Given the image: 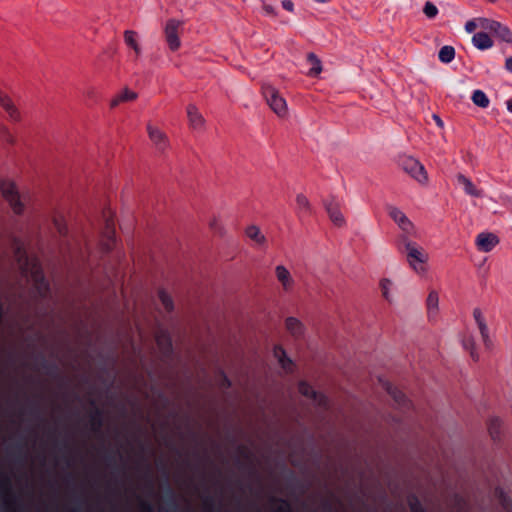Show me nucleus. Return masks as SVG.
<instances>
[{
    "instance_id": "f3484780",
    "label": "nucleus",
    "mask_w": 512,
    "mask_h": 512,
    "mask_svg": "<svg viewBox=\"0 0 512 512\" xmlns=\"http://www.w3.org/2000/svg\"><path fill=\"white\" fill-rule=\"evenodd\" d=\"M137 97L138 94L135 91H132L128 87H125L110 100V107L114 109L121 103L136 100Z\"/></svg>"
},
{
    "instance_id": "f257e3e1",
    "label": "nucleus",
    "mask_w": 512,
    "mask_h": 512,
    "mask_svg": "<svg viewBox=\"0 0 512 512\" xmlns=\"http://www.w3.org/2000/svg\"><path fill=\"white\" fill-rule=\"evenodd\" d=\"M15 256L23 274L33 282L38 294L45 296L48 290V284L44 280L38 262L35 259H29L20 246H17Z\"/></svg>"
},
{
    "instance_id": "39448f33",
    "label": "nucleus",
    "mask_w": 512,
    "mask_h": 512,
    "mask_svg": "<svg viewBox=\"0 0 512 512\" xmlns=\"http://www.w3.org/2000/svg\"><path fill=\"white\" fill-rule=\"evenodd\" d=\"M262 93L271 110L280 118L288 115V106L286 100L280 95L279 91L272 85L265 84L262 87Z\"/></svg>"
},
{
    "instance_id": "b1692460",
    "label": "nucleus",
    "mask_w": 512,
    "mask_h": 512,
    "mask_svg": "<svg viewBox=\"0 0 512 512\" xmlns=\"http://www.w3.org/2000/svg\"><path fill=\"white\" fill-rule=\"evenodd\" d=\"M427 310L429 317L435 316L438 312L439 307V296L434 290H431L426 300Z\"/></svg>"
},
{
    "instance_id": "473e14b6",
    "label": "nucleus",
    "mask_w": 512,
    "mask_h": 512,
    "mask_svg": "<svg viewBox=\"0 0 512 512\" xmlns=\"http://www.w3.org/2000/svg\"><path fill=\"white\" fill-rule=\"evenodd\" d=\"M157 344L159 348L165 353L168 352L171 347V342L168 335L164 332H161L156 337Z\"/></svg>"
},
{
    "instance_id": "c03bdc74",
    "label": "nucleus",
    "mask_w": 512,
    "mask_h": 512,
    "mask_svg": "<svg viewBox=\"0 0 512 512\" xmlns=\"http://www.w3.org/2000/svg\"><path fill=\"white\" fill-rule=\"evenodd\" d=\"M282 7L289 12H292L294 10V4L290 0H283Z\"/></svg>"
},
{
    "instance_id": "09e8293b",
    "label": "nucleus",
    "mask_w": 512,
    "mask_h": 512,
    "mask_svg": "<svg viewBox=\"0 0 512 512\" xmlns=\"http://www.w3.org/2000/svg\"><path fill=\"white\" fill-rule=\"evenodd\" d=\"M506 105H507V109L512 112V98L507 100L506 102Z\"/></svg>"
},
{
    "instance_id": "bb28decb",
    "label": "nucleus",
    "mask_w": 512,
    "mask_h": 512,
    "mask_svg": "<svg viewBox=\"0 0 512 512\" xmlns=\"http://www.w3.org/2000/svg\"><path fill=\"white\" fill-rule=\"evenodd\" d=\"M307 60L312 64L308 75L313 77L318 76L322 72L321 60L312 52L307 54Z\"/></svg>"
},
{
    "instance_id": "a19ab883",
    "label": "nucleus",
    "mask_w": 512,
    "mask_h": 512,
    "mask_svg": "<svg viewBox=\"0 0 512 512\" xmlns=\"http://www.w3.org/2000/svg\"><path fill=\"white\" fill-rule=\"evenodd\" d=\"M473 318H474L476 324L480 323L482 321H486L480 308H474Z\"/></svg>"
},
{
    "instance_id": "f704fd0d",
    "label": "nucleus",
    "mask_w": 512,
    "mask_h": 512,
    "mask_svg": "<svg viewBox=\"0 0 512 512\" xmlns=\"http://www.w3.org/2000/svg\"><path fill=\"white\" fill-rule=\"evenodd\" d=\"M380 288H381L383 297L386 300L391 301L390 290L392 288V281L387 278L382 279L380 281Z\"/></svg>"
},
{
    "instance_id": "423d86ee",
    "label": "nucleus",
    "mask_w": 512,
    "mask_h": 512,
    "mask_svg": "<svg viewBox=\"0 0 512 512\" xmlns=\"http://www.w3.org/2000/svg\"><path fill=\"white\" fill-rule=\"evenodd\" d=\"M183 22L177 19H169L164 26L166 43L171 51H176L181 46L179 37Z\"/></svg>"
},
{
    "instance_id": "a18cd8bd",
    "label": "nucleus",
    "mask_w": 512,
    "mask_h": 512,
    "mask_svg": "<svg viewBox=\"0 0 512 512\" xmlns=\"http://www.w3.org/2000/svg\"><path fill=\"white\" fill-rule=\"evenodd\" d=\"M433 119L435 120L436 124H437L440 128H443L444 123H443V121L441 120V118H440L438 115L434 114V115H433Z\"/></svg>"
},
{
    "instance_id": "4be33fe9",
    "label": "nucleus",
    "mask_w": 512,
    "mask_h": 512,
    "mask_svg": "<svg viewBox=\"0 0 512 512\" xmlns=\"http://www.w3.org/2000/svg\"><path fill=\"white\" fill-rule=\"evenodd\" d=\"M208 227L214 234L218 236H224L226 233V229L221 216L218 214H213L210 216L208 219Z\"/></svg>"
},
{
    "instance_id": "8fccbe9b",
    "label": "nucleus",
    "mask_w": 512,
    "mask_h": 512,
    "mask_svg": "<svg viewBox=\"0 0 512 512\" xmlns=\"http://www.w3.org/2000/svg\"><path fill=\"white\" fill-rule=\"evenodd\" d=\"M314 1L317 2V3H327L330 0H314Z\"/></svg>"
},
{
    "instance_id": "c9c22d12",
    "label": "nucleus",
    "mask_w": 512,
    "mask_h": 512,
    "mask_svg": "<svg viewBox=\"0 0 512 512\" xmlns=\"http://www.w3.org/2000/svg\"><path fill=\"white\" fill-rule=\"evenodd\" d=\"M423 12L428 18H434L438 13V9L433 3L426 2Z\"/></svg>"
},
{
    "instance_id": "e433bc0d",
    "label": "nucleus",
    "mask_w": 512,
    "mask_h": 512,
    "mask_svg": "<svg viewBox=\"0 0 512 512\" xmlns=\"http://www.w3.org/2000/svg\"><path fill=\"white\" fill-rule=\"evenodd\" d=\"M5 112L7 113L8 118L11 121H15V122L20 121L21 114H20L18 108L15 106V104L12 107H10L7 110H5Z\"/></svg>"
},
{
    "instance_id": "37998d69",
    "label": "nucleus",
    "mask_w": 512,
    "mask_h": 512,
    "mask_svg": "<svg viewBox=\"0 0 512 512\" xmlns=\"http://www.w3.org/2000/svg\"><path fill=\"white\" fill-rule=\"evenodd\" d=\"M478 25L480 26L479 22L476 23L475 21L471 20L465 24V29L467 32L472 33Z\"/></svg>"
},
{
    "instance_id": "a878e982",
    "label": "nucleus",
    "mask_w": 512,
    "mask_h": 512,
    "mask_svg": "<svg viewBox=\"0 0 512 512\" xmlns=\"http://www.w3.org/2000/svg\"><path fill=\"white\" fill-rule=\"evenodd\" d=\"M482 338L483 344L486 349H491L493 347V341L489 335V328L487 326L486 321H482L476 324Z\"/></svg>"
},
{
    "instance_id": "5701e85b",
    "label": "nucleus",
    "mask_w": 512,
    "mask_h": 512,
    "mask_svg": "<svg viewBox=\"0 0 512 512\" xmlns=\"http://www.w3.org/2000/svg\"><path fill=\"white\" fill-rule=\"evenodd\" d=\"M472 42L475 47L481 50L488 49L493 45L491 38L484 32L474 34Z\"/></svg>"
},
{
    "instance_id": "7ed1b4c3",
    "label": "nucleus",
    "mask_w": 512,
    "mask_h": 512,
    "mask_svg": "<svg viewBox=\"0 0 512 512\" xmlns=\"http://www.w3.org/2000/svg\"><path fill=\"white\" fill-rule=\"evenodd\" d=\"M0 190L3 198L8 202L10 208L15 214H22L28 200L27 195H22L16 184L10 180H4L0 183Z\"/></svg>"
},
{
    "instance_id": "9b49d317",
    "label": "nucleus",
    "mask_w": 512,
    "mask_h": 512,
    "mask_svg": "<svg viewBox=\"0 0 512 512\" xmlns=\"http://www.w3.org/2000/svg\"><path fill=\"white\" fill-rule=\"evenodd\" d=\"M499 244V238L491 232H482L477 235L475 245L481 252H490Z\"/></svg>"
},
{
    "instance_id": "4c0bfd02",
    "label": "nucleus",
    "mask_w": 512,
    "mask_h": 512,
    "mask_svg": "<svg viewBox=\"0 0 512 512\" xmlns=\"http://www.w3.org/2000/svg\"><path fill=\"white\" fill-rule=\"evenodd\" d=\"M0 105L4 110H7L14 105V102L7 94L0 91Z\"/></svg>"
},
{
    "instance_id": "7c9ffc66",
    "label": "nucleus",
    "mask_w": 512,
    "mask_h": 512,
    "mask_svg": "<svg viewBox=\"0 0 512 512\" xmlns=\"http://www.w3.org/2000/svg\"><path fill=\"white\" fill-rule=\"evenodd\" d=\"M455 57V49L452 46H443L439 51V60L443 63H450Z\"/></svg>"
},
{
    "instance_id": "dca6fc26",
    "label": "nucleus",
    "mask_w": 512,
    "mask_h": 512,
    "mask_svg": "<svg viewBox=\"0 0 512 512\" xmlns=\"http://www.w3.org/2000/svg\"><path fill=\"white\" fill-rule=\"evenodd\" d=\"M298 389L303 396L311 399L316 405L324 406L326 404L325 396L317 393L308 383L301 381Z\"/></svg>"
},
{
    "instance_id": "4468645a",
    "label": "nucleus",
    "mask_w": 512,
    "mask_h": 512,
    "mask_svg": "<svg viewBox=\"0 0 512 512\" xmlns=\"http://www.w3.org/2000/svg\"><path fill=\"white\" fill-rule=\"evenodd\" d=\"M325 210L332 221L337 227H343L345 225V218L340 211L339 204L333 200L324 202Z\"/></svg>"
},
{
    "instance_id": "cd10ccee",
    "label": "nucleus",
    "mask_w": 512,
    "mask_h": 512,
    "mask_svg": "<svg viewBox=\"0 0 512 512\" xmlns=\"http://www.w3.org/2000/svg\"><path fill=\"white\" fill-rule=\"evenodd\" d=\"M502 421L498 417H491L488 422V431L490 436L496 440L500 437Z\"/></svg>"
},
{
    "instance_id": "58836bf2",
    "label": "nucleus",
    "mask_w": 512,
    "mask_h": 512,
    "mask_svg": "<svg viewBox=\"0 0 512 512\" xmlns=\"http://www.w3.org/2000/svg\"><path fill=\"white\" fill-rule=\"evenodd\" d=\"M262 8L266 15L272 16V17L277 16V12H276L275 8L272 5L266 3L265 1H262Z\"/></svg>"
},
{
    "instance_id": "a211bd4d",
    "label": "nucleus",
    "mask_w": 512,
    "mask_h": 512,
    "mask_svg": "<svg viewBox=\"0 0 512 512\" xmlns=\"http://www.w3.org/2000/svg\"><path fill=\"white\" fill-rule=\"evenodd\" d=\"M124 42L128 47H130L134 51L136 57H139L141 55L142 48L139 42V35L136 31H124Z\"/></svg>"
},
{
    "instance_id": "c85d7f7f",
    "label": "nucleus",
    "mask_w": 512,
    "mask_h": 512,
    "mask_svg": "<svg viewBox=\"0 0 512 512\" xmlns=\"http://www.w3.org/2000/svg\"><path fill=\"white\" fill-rule=\"evenodd\" d=\"M462 345L465 350L470 352V355L473 360L477 361L479 359V355L476 351V343L471 335H465L462 339Z\"/></svg>"
},
{
    "instance_id": "393cba45",
    "label": "nucleus",
    "mask_w": 512,
    "mask_h": 512,
    "mask_svg": "<svg viewBox=\"0 0 512 512\" xmlns=\"http://www.w3.org/2000/svg\"><path fill=\"white\" fill-rule=\"evenodd\" d=\"M53 225L60 236H66L68 233L67 224L63 214L55 212L52 217Z\"/></svg>"
},
{
    "instance_id": "f03ea898",
    "label": "nucleus",
    "mask_w": 512,
    "mask_h": 512,
    "mask_svg": "<svg viewBox=\"0 0 512 512\" xmlns=\"http://www.w3.org/2000/svg\"><path fill=\"white\" fill-rule=\"evenodd\" d=\"M401 242L404 246L406 261L409 267L418 275L426 274L429 261L428 252L406 236H401Z\"/></svg>"
},
{
    "instance_id": "72a5a7b5",
    "label": "nucleus",
    "mask_w": 512,
    "mask_h": 512,
    "mask_svg": "<svg viewBox=\"0 0 512 512\" xmlns=\"http://www.w3.org/2000/svg\"><path fill=\"white\" fill-rule=\"evenodd\" d=\"M386 390L397 403H404L405 396L398 388L392 386L391 384H386Z\"/></svg>"
},
{
    "instance_id": "6ab92c4d",
    "label": "nucleus",
    "mask_w": 512,
    "mask_h": 512,
    "mask_svg": "<svg viewBox=\"0 0 512 512\" xmlns=\"http://www.w3.org/2000/svg\"><path fill=\"white\" fill-rule=\"evenodd\" d=\"M456 178L458 183L463 186L466 194L477 198L483 197V191L476 188V186L468 177L459 173Z\"/></svg>"
},
{
    "instance_id": "6e6552de",
    "label": "nucleus",
    "mask_w": 512,
    "mask_h": 512,
    "mask_svg": "<svg viewBox=\"0 0 512 512\" xmlns=\"http://www.w3.org/2000/svg\"><path fill=\"white\" fill-rule=\"evenodd\" d=\"M146 130L150 141L157 150L163 152L169 148L170 142L164 131L152 124L150 121L146 124Z\"/></svg>"
},
{
    "instance_id": "0eeeda50",
    "label": "nucleus",
    "mask_w": 512,
    "mask_h": 512,
    "mask_svg": "<svg viewBox=\"0 0 512 512\" xmlns=\"http://www.w3.org/2000/svg\"><path fill=\"white\" fill-rule=\"evenodd\" d=\"M388 215L402 230L403 235L409 238V236H415L417 231L414 224L406 216V214L395 206L388 207Z\"/></svg>"
},
{
    "instance_id": "aec40b11",
    "label": "nucleus",
    "mask_w": 512,
    "mask_h": 512,
    "mask_svg": "<svg viewBox=\"0 0 512 512\" xmlns=\"http://www.w3.org/2000/svg\"><path fill=\"white\" fill-rule=\"evenodd\" d=\"M287 331L295 338H300L304 334V325L295 317H288L285 321Z\"/></svg>"
},
{
    "instance_id": "2eb2a0df",
    "label": "nucleus",
    "mask_w": 512,
    "mask_h": 512,
    "mask_svg": "<svg viewBox=\"0 0 512 512\" xmlns=\"http://www.w3.org/2000/svg\"><path fill=\"white\" fill-rule=\"evenodd\" d=\"M245 235L251 241L254 242V245L258 248H264L267 245V238L262 233L261 229L257 225H249L245 228Z\"/></svg>"
},
{
    "instance_id": "c756f323",
    "label": "nucleus",
    "mask_w": 512,
    "mask_h": 512,
    "mask_svg": "<svg viewBox=\"0 0 512 512\" xmlns=\"http://www.w3.org/2000/svg\"><path fill=\"white\" fill-rule=\"evenodd\" d=\"M472 101L475 105L486 108L488 107L490 101L486 94L481 90H475L472 94Z\"/></svg>"
},
{
    "instance_id": "f8f14e48",
    "label": "nucleus",
    "mask_w": 512,
    "mask_h": 512,
    "mask_svg": "<svg viewBox=\"0 0 512 512\" xmlns=\"http://www.w3.org/2000/svg\"><path fill=\"white\" fill-rule=\"evenodd\" d=\"M186 113L189 126L192 130L203 131L205 128V119L195 104H189L186 107Z\"/></svg>"
},
{
    "instance_id": "9d476101",
    "label": "nucleus",
    "mask_w": 512,
    "mask_h": 512,
    "mask_svg": "<svg viewBox=\"0 0 512 512\" xmlns=\"http://www.w3.org/2000/svg\"><path fill=\"white\" fill-rule=\"evenodd\" d=\"M275 277L280 283L284 292H291L295 287V279L291 272L282 264H279L274 269Z\"/></svg>"
},
{
    "instance_id": "2f4dec72",
    "label": "nucleus",
    "mask_w": 512,
    "mask_h": 512,
    "mask_svg": "<svg viewBox=\"0 0 512 512\" xmlns=\"http://www.w3.org/2000/svg\"><path fill=\"white\" fill-rule=\"evenodd\" d=\"M158 297H159V300H160L161 304L163 305V307H164V309L166 311L170 312V311L173 310V308H174L173 300H172L171 295L168 292H166L165 290L161 289L158 292Z\"/></svg>"
},
{
    "instance_id": "ea45409f",
    "label": "nucleus",
    "mask_w": 512,
    "mask_h": 512,
    "mask_svg": "<svg viewBox=\"0 0 512 512\" xmlns=\"http://www.w3.org/2000/svg\"><path fill=\"white\" fill-rule=\"evenodd\" d=\"M409 505L412 512H425L416 498L411 499Z\"/></svg>"
},
{
    "instance_id": "79ce46f5",
    "label": "nucleus",
    "mask_w": 512,
    "mask_h": 512,
    "mask_svg": "<svg viewBox=\"0 0 512 512\" xmlns=\"http://www.w3.org/2000/svg\"><path fill=\"white\" fill-rule=\"evenodd\" d=\"M105 236L107 237L108 240H112L113 239L114 228H113V223L110 222V221L107 222Z\"/></svg>"
},
{
    "instance_id": "412c9836",
    "label": "nucleus",
    "mask_w": 512,
    "mask_h": 512,
    "mask_svg": "<svg viewBox=\"0 0 512 512\" xmlns=\"http://www.w3.org/2000/svg\"><path fill=\"white\" fill-rule=\"evenodd\" d=\"M273 355L285 371L292 370V360L289 357H287L286 352L282 347L276 346L273 350Z\"/></svg>"
},
{
    "instance_id": "20e7f679",
    "label": "nucleus",
    "mask_w": 512,
    "mask_h": 512,
    "mask_svg": "<svg viewBox=\"0 0 512 512\" xmlns=\"http://www.w3.org/2000/svg\"><path fill=\"white\" fill-rule=\"evenodd\" d=\"M399 166L411 178L417 181L422 186H427L429 183L428 173L424 165L412 156H401L399 158Z\"/></svg>"
},
{
    "instance_id": "ddd939ff",
    "label": "nucleus",
    "mask_w": 512,
    "mask_h": 512,
    "mask_svg": "<svg viewBox=\"0 0 512 512\" xmlns=\"http://www.w3.org/2000/svg\"><path fill=\"white\" fill-rule=\"evenodd\" d=\"M295 212L300 219L309 217L314 213L310 200L303 193H298L295 196Z\"/></svg>"
},
{
    "instance_id": "49530a36",
    "label": "nucleus",
    "mask_w": 512,
    "mask_h": 512,
    "mask_svg": "<svg viewBox=\"0 0 512 512\" xmlns=\"http://www.w3.org/2000/svg\"><path fill=\"white\" fill-rule=\"evenodd\" d=\"M505 67L508 71L512 72V57L506 59Z\"/></svg>"
},
{
    "instance_id": "de8ad7c7",
    "label": "nucleus",
    "mask_w": 512,
    "mask_h": 512,
    "mask_svg": "<svg viewBox=\"0 0 512 512\" xmlns=\"http://www.w3.org/2000/svg\"><path fill=\"white\" fill-rule=\"evenodd\" d=\"M279 512H291L289 506L286 503L281 504Z\"/></svg>"
},
{
    "instance_id": "1a4fd4ad",
    "label": "nucleus",
    "mask_w": 512,
    "mask_h": 512,
    "mask_svg": "<svg viewBox=\"0 0 512 512\" xmlns=\"http://www.w3.org/2000/svg\"><path fill=\"white\" fill-rule=\"evenodd\" d=\"M479 24L480 27L493 32L501 40L508 43L512 42V32L506 26L501 25L499 22L486 18H479Z\"/></svg>"
}]
</instances>
